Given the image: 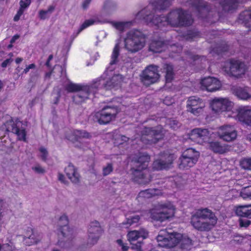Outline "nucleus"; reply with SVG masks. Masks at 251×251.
Masks as SVG:
<instances>
[{
    "instance_id": "1",
    "label": "nucleus",
    "mask_w": 251,
    "mask_h": 251,
    "mask_svg": "<svg viewBox=\"0 0 251 251\" xmlns=\"http://www.w3.org/2000/svg\"><path fill=\"white\" fill-rule=\"evenodd\" d=\"M119 45L116 44L111 56L109 66L101 78L97 80L91 86L73 83L69 81L66 84V89L68 92H77L74 97V101L81 103L87 99H91L96 92V90L104 88L111 89L120 85L124 79L119 74V68L117 67L116 61L119 54Z\"/></svg>"
},
{
    "instance_id": "2",
    "label": "nucleus",
    "mask_w": 251,
    "mask_h": 251,
    "mask_svg": "<svg viewBox=\"0 0 251 251\" xmlns=\"http://www.w3.org/2000/svg\"><path fill=\"white\" fill-rule=\"evenodd\" d=\"M146 9L142 10L139 12L137 16V19H143L148 23H152L153 24L161 27L170 24L172 26H181L189 25L192 23V21L190 19V16L182 10H176L171 12L167 18L155 17V19H151L152 15L151 14H147L144 16L146 13Z\"/></svg>"
},
{
    "instance_id": "3",
    "label": "nucleus",
    "mask_w": 251,
    "mask_h": 251,
    "mask_svg": "<svg viewBox=\"0 0 251 251\" xmlns=\"http://www.w3.org/2000/svg\"><path fill=\"white\" fill-rule=\"evenodd\" d=\"M158 247L152 249L151 251H163L161 247L168 248L179 246L180 248L188 250L192 245V241L187 237L183 236L179 233H169L166 230L159 231L156 237Z\"/></svg>"
},
{
    "instance_id": "4",
    "label": "nucleus",
    "mask_w": 251,
    "mask_h": 251,
    "mask_svg": "<svg viewBox=\"0 0 251 251\" xmlns=\"http://www.w3.org/2000/svg\"><path fill=\"white\" fill-rule=\"evenodd\" d=\"M217 219L215 214L207 208L199 209L192 215L191 224L200 231H208L216 225Z\"/></svg>"
},
{
    "instance_id": "5",
    "label": "nucleus",
    "mask_w": 251,
    "mask_h": 251,
    "mask_svg": "<svg viewBox=\"0 0 251 251\" xmlns=\"http://www.w3.org/2000/svg\"><path fill=\"white\" fill-rule=\"evenodd\" d=\"M150 156L145 153H140L132 160L136 169H132L133 179L139 184H145L151 180V176L147 169Z\"/></svg>"
},
{
    "instance_id": "6",
    "label": "nucleus",
    "mask_w": 251,
    "mask_h": 251,
    "mask_svg": "<svg viewBox=\"0 0 251 251\" xmlns=\"http://www.w3.org/2000/svg\"><path fill=\"white\" fill-rule=\"evenodd\" d=\"M209 105L216 116L223 115L225 117L232 118L236 115L234 113V104L227 98H214L210 100Z\"/></svg>"
},
{
    "instance_id": "7",
    "label": "nucleus",
    "mask_w": 251,
    "mask_h": 251,
    "mask_svg": "<svg viewBox=\"0 0 251 251\" xmlns=\"http://www.w3.org/2000/svg\"><path fill=\"white\" fill-rule=\"evenodd\" d=\"M176 212V207L170 201L158 204L149 212L151 218L155 221L163 222L173 218Z\"/></svg>"
},
{
    "instance_id": "8",
    "label": "nucleus",
    "mask_w": 251,
    "mask_h": 251,
    "mask_svg": "<svg viewBox=\"0 0 251 251\" xmlns=\"http://www.w3.org/2000/svg\"><path fill=\"white\" fill-rule=\"evenodd\" d=\"M145 42V37L140 31L131 30L129 31L125 39L126 48L131 51L135 52L142 49Z\"/></svg>"
},
{
    "instance_id": "9",
    "label": "nucleus",
    "mask_w": 251,
    "mask_h": 251,
    "mask_svg": "<svg viewBox=\"0 0 251 251\" xmlns=\"http://www.w3.org/2000/svg\"><path fill=\"white\" fill-rule=\"evenodd\" d=\"M222 69L227 74L238 77L245 73L246 68L244 63L231 60L226 62Z\"/></svg>"
},
{
    "instance_id": "10",
    "label": "nucleus",
    "mask_w": 251,
    "mask_h": 251,
    "mask_svg": "<svg viewBox=\"0 0 251 251\" xmlns=\"http://www.w3.org/2000/svg\"><path fill=\"white\" fill-rule=\"evenodd\" d=\"M200 153L194 149L190 148L185 150L180 158L179 167L180 169H188L193 166L198 161Z\"/></svg>"
},
{
    "instance_id": "11",
    "label": "nucleus",
    "mask_w": 251,
    "mask_h": 251,
    "mask_svg": "<svg viewBox=\"0 0 251 251\" xmlns=\"http://www.w3.org/2000/svg\"><path fill=\"white\" fill-rule=\"evenodd\" d=\"M215 136L213 132H211L207 129L197 128L193 129L189 134V138L192 141L200 144L207 143L210 138Z\"/></svg>"
},
{
    "instance_id": "12",
    "label": "nucleus",
    "mask_w": 251,
    "mask_h": 251,
    "mask_svg": "<svg viewBox=\"0 0 251 251\" xmlns=\"http://www.w3.org/2000/svg\"><path fill=\"white\" fill-rule=\"evenodd\" d=\"M162 127H157V129L152 130L150 128H145L142 133L140 140L145 144H151L156 143L163 137Z\"/></svg>"
},
{
    "instance_id": "13",
    "label": "nucleus",
    "mask_w": 251,
    "mask_h": 251,
    "mask_svg": "<svg viewBox=\"0 0 251 251\" xmlns=\"http://www.w3.org/2000/svg\"><path fill=\"white\" fill-rule=\"evenodd\" d=\"M219 138L226 142L235 140L237 136V132L234 126L230 125H225L219 127L217 130Z\"/></svg>"
},
{
    "instance_id": "14",
    "label": "nucleus",
    "mask_w": 251,
    "mask_h": 251,
    "mask_svg": "<svg viewBox=\"0 0 251 251\" xmlns=\"http://www.w3.org/2000/svg\"><path fill=\"white\" fill-rule=\"evenodd\" d=\"M159 78L157 67L154 65H150L147 67L141 75L142 81L146 85L156 82Z\"/></svg>"
},
{
    "instance_id": "15",
    "label": "nucleus",
    "mask_w": 251,
    "mask_h": 251,
    "mask_svg": "<svg viewBox=\"0 0 251 251\" xmlns=\"http://www.w3.org/2000/svg\"><path fill=\"white\" fill-rule=\"evenodd\" d=\"M205 106V102L197 97H191L187 100V107L188 110L195 115L201 114Z\"/></svg>"
},
{
    "instance_id": "16",
    "label": "nucleus",
    "mask_w": 251,
    "mask_h": 251,
    "mask_svg": "<svg viewBox=\"0 0 251 251\" xmlns=\"http://www.w3.org/2000/svg\"><path fill=\"white\" fill-rule=\"evenodd\" d=\"M117 112L116 107L106 106L96 114V118L100 124H106L115 118Z\"/></svg>"
},
{
    "instance_id": "17",
    "label": "nucleus",
    "mask_w": 251,
    "mask_h": 251,
    "mask_svg": "<svg viewBox=\"0 0 251 251\" xmlns=\"http://www.w3.org/2000/svg\"><path fill=\"white\" fill-rule=\"evenodd\" d=\"M102 229L97 221L92 222L88 230V243L90 245L96 244L102 233Z\"/></svg>"
},
{
    "instance_id": "18",
    "label": "nucleus",
    "mask_w": 251,
    "mask_h": 251,
    "mask_svg": "<svg viewBox=\"0 0 251 251\" xmlns=\"http://www.w3.org/2000/svg\"><path fill=\"white\" fill-rule=\"evenodd\" d=\"M7 131H11L16 133L19 140H25V131L23 129H20L17 126L14 125L13 122L10 121L7 122L0 128V138L5 136Z\"/></svg>"
},
{
    "instance_id": "19",
    "label": "nucleus",
    "mask_w": 251,
    "mask_h": 251,
    "mask_svg": "<svg viewBox=\"0 0 251 251\" xmlns=\"http://www.w3.org/2000/svg\"><path fill=\"white\" fill-rule=\"evenodd\" d=\"M235 116L232 117L248 125H251V108L248 106H240L235 108Z\"/></svg>"
},
{
    "instance_id": "20",
    "label": "nucleus",
    "mask_w": 251,
    "mask_h": 251,
    "mask_svg": "<svg viewBox=\"0 0 251 251\" xmlns=\"http://www.w3.org/2000/svg\"><path fill=\"white\" fill-rule=\"evenodd\" d=\"M200 84L202 89L208 92H214L220 89L221 87V82L214 77H205L200 81Z\"/></svg>"
},
{
    "instance_id": "21",
    "label": "nucleus",
    "mask_w": 251,
    "mask_h": 251,
    "mask_svg": "<svg viewBox=\"0 0 251 251\" xmlns=\"http://www.w3.org/2000/svg\"><path fill=\"white\" fill-rule=\"evenodd\" d=\"M90 137L89 133L82 130H74L67 134V139L75 144V146L80 147L79 144L81 142L83 139H87Z\"/></svg>"
},
{
    "instance_id": "22",
    "label": "nucleus",
    "mask_w": 251,
    "mask_h": 251,
    "mask_svg": "<svg viewBox=\"0 0 251 251\" xmlns=\"http://www.w3.org/2000/svg\"><path fill=\"white\" fill-rule=\"evenodd\" d=\"M68 224L67 217L65 215H63L60 217L58 222L60 226L59 231L60 232L59 236L63 238L65 241L71 238L72 235V230L70 228Z\"/></svg>"
},
{
    "instance_id": "23",
    "label": "nucleus",
    "mask_w": 251,
    "mask_h": 251,
    "mask_svg": "<svg viewBox=\"0 0 251 251\" xmlns=\"http://www.w3.org/2000/svg\"><path fill=\"white\" fill-rule=\"evenodd\" d=\"M148 232L144 229H141L140 230H133L128 232L127 237L128 240L132 244L134 242L140 239H144L148 237Z\"/></svg>"
},
{
    "instance_id": "24",
    "label": "nucleus",
    "mask_w": 251,
    "mask_h": 251,
    "mask_svg": "<svg viewBox=\"0 0 251 251\" xmlns=\"http://www.w3.org/2000/svg\"><path fill=\"white\" fill-rule=\"evenodd\" d=\"M235 212L238 216L251 219V204L237 206L235 208Z\"/></svg>"
},
{
    "instance_id": "25",
    "label": "nucleus",
    "mask_w": 251,
    "mask_h": 251,
    "mask_svg": "<svg viewBox=\"0 0 251 251\" xmlns=\"http://www.w3.org/2000/svg\"><path fill=\"white\" fill-rule=\"evenodd\" d=\"M233 93L239 99L247 100L251 98V90L248 87H239L233 90Z\"/></svg>"
},
{
    "instance_id": "26",
    "label": "nucleus",
    "mask_w": 251,
    "mask_h": 251,
    "mask_svg": "<svg viewBox=\"0 0 251 251\" xmlns=\"http://www.w3.org/2000/svg\"><path fill=\"white\" fill-rule=\"evenodd\" d=\"M68 178L74 183H77L79 181V175L77 172L75 167L72 165H69L65 170Z\"/></svg>"
},
{
    "instance_id": "27",
    "label": "nucleus",
    "mask_w": 251,
    "mask_h": 251,
    "mask_svg": "<svg viewBox=\"0 0 251 251\" xmlns=\"http://www.w3.org/2000/svg\"><path fill=\"white\" fill-rule=\"evenodd\" d=\"M208 148L215 152L223 153L227 150V147L225 145H222L219 142L212 141L210 138L207 143Z\"/></svg>"
},
{
    "instance_id": "28",
    "label": "nucleus",
    "mask_w": 251,
    "mask_h": 251,
    "mask_svg": "<svg viewBox=\"0 0 251 251\" xmlns=\"http://www.w3.org/2000/svg\"><path fill=\"white\" fill-rule=\"evenodd\" d=\"M174 156L169 155L167 156V163H163V160H156L153 163V169L156 170H160L163 169L168 168L172 163Z\"/></svg>"
},
{
    "instance_id": "29",
    "label": "nucleus",
    "mask_w": 251,
    "mask_h": 251,
    "mask_svg": "<svg viewBox=\"0 0 251 251\" xmlns=\"http://www.w3.org/2000/svg\"><path fill=\"white\" fill-rule=\"evenodd\" d=\"M166 45L161 41H152L150 45L149 50L154 52H160L163 51Z\"/></svg>"
},
{
    "instance_id": "30",
    "label": "nucleus",
    "mask_w": 251,
    "mask_h": 251,
    "mask_svg": "<svg viewBox=\"0 0 251 251\" xmlns=\"http://www.w3.org/2000/svg\"><path fill=\"white\" fill-rule=\"evenodd\" d=\"M159 194L158 191L156 189H149L141 191L139 193L138 197L139 201L142 200V199H148Z\"/></svg>"
},
{
    "instance_id": "31",
    "label": "nucleus",
    "mask_w": 251,
    "mask_h": 251,
    "mask_svg": "<svg viewBox=\"0 0 251 251\" xmlns=\"http://www.w3.org/2000/svg\"><path fill=\"white\" fill-rule=\"evenodd\" d=\"M170 0H159L158 1L152 2L151 5L155 10L163 9L170 4Z\"/></svg>"
},
{
    "instance_id": "32",
    "label": "nucleus",
    "mask_w": 251,
    "mask_h": 251,
    "mask_svg": "<svg viewBox=\"0 0 251 251\" xmlns=\"http://www.w3.org/2000/svg\"><path fill=\"white\" fill-rule=\"evenodd\" d=\"M131 22H112V25L117 30L123 31L127 29L131 25Z\"/></svg>"
},
{
    "instance_id": "33",
    "label": "nucleus",
    "mask_w": 251,
    "mask_h": 251,
    "mask_svg": "<svg viewBox=\"0 0 251 251\" xmlns=\"http://www.w3.org/2000/svg\"><path fill=\"white\" fill-rule=\"evenodd\" d=\"M54 9L52 5L50 6L47 10H42L39 12V17L41 19H46L49 17Z\"/></svg>"
},
{
    "instance_id": "34",
    "label": "nucleus",
    "mask_w": 251,
    "mask_h": 251,
    "mask_svg": "<svg viewBox=\"0 0 251 251\" xmlns=\"http://www.w3.org/2000/svg\"><path fill=\"white\" fill-rule=\"evenodd\" d=\"M240 195L244 200H251V186H246L242 189Z\"/></svg>"
},
{
    "instance_id": "35",
    "label": "nucleus",
    "mask_w": 251,
    "mask_h": 251,
    "mask_svg": "<svg viewBox=\"0 0 251 251\" xmlns=\"http://www.w3.org/2000/svg\"><path fill=\"white\" fill-rule=\"evenodd\" d=\"M99 22V21L97 18H92L91 19L86 20L80 26L79 31L83 30L87 27L96 24Z\"/></svg>"
},
{
    "instance_id": "36",
    "label": "nucleus",
    "mask_w": 251,
    "mask_h": 251,
    "mask_svg": "<svg viewBox=\"0 0 251 251\" xmlns=\"http://www.w3.org/2000/svg\"><path fill=\"white\" fill-rule=\"evenodd\" d=\"M139 219L140 218L138 215L134 216L130 219L127 218L126 223H123L121 224V227L127 228L130 226L137 223L139 221Z\"/></svg>"
},
{
    "instance_id": "37",
    "label": "nucleus",
    "mask_w": 251,
    "mask_h": 251,
    "mask_svg": "<svg viewBox=\"0 0 251 251\" xmlns=\"http://www.w3.org/2000/svg\"><path fill=\"white\" fill-rule=\"evenodd\" d=\"M165 69L166 71V80L167 82H170L173 78V67L172 65L166 64Z\"/></svg>"
},
{
    "instance_id": "38",
    "label": "nucleus",
    "mask_w": 251,
    "mask_h": 251,
    "mask_svg": "<svg viewBox=\"0 0 251 251\" xmlns=\"http://www.w3.org/2000/svg\"><path fill=\"white\" fill-rule=\"evenodd\" d=\"M240 165L245 169L251 170V158L243 159L240 161Z\"/></svg>"
},
{
    "instance_id": "39",
    "label": "nucleus",
    "mask_w": 251,
    "mask_h": 251,
    "mask_svg": "<svg viewBox=\"0 0 251 251\" xmlns=\"http://www.w3.org/2000/svg\"><path fill=\"white\" fill-rule=\"evenodd\" d=\"M0 251H15L14 250V247L12 243L10 244H6L1 246L0 245Z\"/></svg>"
},
{
    "instance_id": "40",
    "label": "nucleus",
    "mask_w": 251,
    "mask_h": 251,
    "mask_svg": "<svg viewBox=\"0 0 251 251\" xmlns=\"http://www.w3.org/2000/svg\"><path fill=\"white\" fill-rule=\"evenodd\" d=\"M30 3V0H21L20 2V8L25 11L29 6Z\"/></svg>"
},
{
    "instance_id": "41",
    "label": "nucleus",
    "mask_w": 251,
    "mask_h": 251,
    "mask_svg": "<svg viewBox=\"0 0 251 251\" xmlns=\"http://www.w3.org/2000/svg\"><path fill=\"white\" fill-rule=\"evenodd\" d=\"M239 222L241 227H247L251 224V221L247 219H240Z\"/></svg>"
},
{
    "instance_id": "42",
    "label": "nucleus",
    "mask_w": 251,
    "mask_h": 251,
    "mask_svg": "<svg viewBox=\"0 0 251 251\" xmlns=\"http://www.w3.org/2000/svg\"><path fill=\"white\" fill-rule=\"evenodd\" d=\"M40 155L41 158L45 160L47 158V156L48 155V152L46 149L43 147H41L39 149Z\"/></svg>"
},
{
    "instance_id": "43",
    "label": "nucleus",
    "mask_w": 251,
    "mask_h": 251,
    "mask_svg": "<svg viewBox=\"0 0 251 251\" xmlns=\"http://www.w3.org/2000/svg\"><path fill=\"white\" fill-rule=\"evenodd\" d=\"M112 171V167L111 164H108L105 167L103 168V173L104 175H109Z\"/></svg>"
},
{
    "instance_id": "44",
    "label": "nucleus",
    "mask_w": 251,
    "mask_h": 251,
    "mask_svg": "<svg viewBox=\"0 0 251 251\" xmlns=\"http://www.w3.org/2000/svg\"><path fill=\"white\" fill-rule=\"evenodd\" d=\"M34 236L35 235L34 234H32L28 239H25V243L28 244V245H30V244L37 243V241L33 239Z\"/></svg>"
},
{
    "instance_id": "45",
    "label": "nucleus",
    "mask_w": 251,
    "mask_h": 251,
    "mask_svg": "<svg viewBox=\"0 0 251 251\" xmlns=\"http://www.w3.org/2000/svg\"><path fill=\"white\" fill-rule=\"evenodd\" d=\"M24 11H25L24 10L19 8V9L18 10L17 14H16V15L14 17V21H19V19H20V17H21V16L23 14Z\"/></svg>"
},
{
    "instance_id": "46",
    "label": "nucleus",
    "mask_w": 251,
    "mask_h": 251,
    "mask_svg": "<svg viewBox=\"0 0 251 251\" xmlns=\"http://www.w3.org/2000/svg\"><path fill=\"white\" fill-rule=\"evenodd\" d=\"M32 169L37 173H43L45 171L44 169L39 165H36L33 167Z\"/></svg>"
},
{
    "instance_id": "47",
    "label": "nucleus",
    "mask_w": 251,
    "mask_h": 251,
    "mask_svg": "<svg viewBox=\"0 0 251 251\" xmlns=\"http://www.w3.org/2000/svg\"><path fill=\"white\" fill-rule=\"evenodd\" d=\"M117 243L122 247L123 251H127L128 249V247L123 243V241L121 239L117 240Z\"/></svg>"
},
{
    "instance_id": "48",
    "label": "nucleus",
    "mask_w": 251,
    "mask_h": 251,
    "mask_svg": "<svg viewBox=\"0 0 251 251\" xmlns=\"http://www.w3.org/2000/svg\"><path fill=\"white\" fill-rule=\"evenodd\" d=\"M174 101V100L171 97H166L164 100V103L167 105H171Z\"/></svg>"
},
{
    "instance_id": "49",
    "label": "nucleus",
    "mask_w": 251,
    "mask_h": 251,
    "mask_svg": "<svg viewBox=\"0 0 251 251\" xmlns=\"http://www.w3.org/2000/svg\"><path fill=\"white\" fill-rule=\"evenodd\" d=\"M35 67V65L34 64H31L26 67V68L24 69L23 73L26 74L30 69H34Z\"/></svg>"
},
{
    "instance_id": "50",
    "label": "nucleus",
    "mask_w": 251,
    "mask_h": 251,
    "mask_svg": "<svg viewBox=\"0 0 251 251\" xmlns=\"http://www.w3.org/2000/svg\"><path fill=\"white\" fill-rule=\"evenodd\" d=\"M12 60L11 59H7L4 60L1 64V66L3 68L6 67L8 65H9L11 62Z\"/></svg>"
},
{
    "instance_id": "51",
    "label": "nucleus",
    "mask_w": 251,
    "mask_h": 251,
    "mask_svg": "<svg viewBox=\"0 0 251 251\" xmlns=\"http://www.w3.org/2000/svg\"><path fill=\"white\" fill-rule=\"evenodd\" d=\"M91 0H84L82 2V7L84 9L87 8L90 4Z\"/></svg>"
},
{
    "instance_id": "52",
    "label": "nucleus",
    "mask_w": 251,
    "mask_h": 251,
    "mask_svg": "<svg viewBox=\"0 0 251 251\" xmlns=\"http://www.w3.org/2000/svg\"><path fill=\"white\" fill-rule=\"evenodd\" d=\"M243 15H244V16H247V18H244L245 20L250 19L251 20V12H250V11H245L243 13Z\"/></svg>"
},
{
    "instance_id": "53",
    "label": "nucleus",
    "mask_w": 251,
    "mask_h": 251,
    "mask_svg": "<svg viewBox=\"0 0 251 251\" xmlns=\"http://www.w3.org/2000/svg\"><path fill=\"white\" fill-rule=\"evenodd\" d=\"M141 242H138V245H135L133 246V248L136 249L138 251H141Z\"/></svg>"
},
{
    "instance_id": "54",
    "label": "nucleus",
    "mask_w": 251,
    "mask_h": 251,
    "mask_svg": "<svg viewBox=\"0 0 251 251\" xmlns=\"http://www.w3.org/2000/svg\"><path fill=\"white\" fill-rule=\"evenodd\" d=\"M56 70H61V74L62 75H65V71L63 70V68L59 66H56L54 69H53V72Z\"/></svg>"
},
{
    "instance_id": "55",
    "label": "nucleus",
    "mask_w": 251,
    "mask_h": 251,
    "mask_svg": "<svg viewBox=\"0 0 251 251\" xmlns=\"http://www.w3.org/2000/svg\"><path fill=\"white\" fill-rule=\"evenodd\" d=\"M58 179L62 182H64L65 181V177L62 174H58Z\"/></svg>"
},
{
    "instance_id": "56",
    "label": "nucleus",
    "mask_w": 251,
    "mask_h": 251,
    "mask_svg": "<svg viewBox=\"0 0 251 251\" xmlns=\"http://www.w3.org/2000/svg\"><path fill=\"white\" fill-rule=\"evenodd\" d=\"M119 137L121 139V140L124 142H126L129 140V138L125 136H120Z\"/></svg>"
},
{
    "instance_id": "57",
    "label": "nucleus",
    "mask_w": 251,
    "mask_h": 251,
    "mask_svg": "<svg viewBox=\"0 0 251 251\" xmlns=\"http://www.w3.org/2000/svg\"><path fill=\"white\" fill-rule=\"evenodd\" d=\"M23 60V59L22 58H21V57H18L15 60V62L17 63V64H19L20 63H21L22 61Z\"/></svg>"
},
{
    "instance_id": "58",
    "label": "nucleus",
    "mask_w": 251,
    "mask_h": 251,
    "mask_svg": "<svg viewBox=\"0 0 251 251\" xmlns=\"http://www.w3.org/2000/svg\"><path fill=\"white\" fill-rule=\"evenodd\" d=\"M18 38H19V36H18V35H15V36H13V38L11 39V43H14L15 41V40H17Z\"/></svg>"
},
{
    "instance_id": "59",
    "label": "nucleus",
    "mask_w": 251,
    "mask_h": 251,
    "mask_svg": "<svg viewBox=\"0 0 251 251\" xmlns=\"http://www.w3.org/2000/svg\"><path fill=\"white\" fill-rule=\"evenodd\" d=\"M242 181L241 180H238V181H236V183L235 184V190H236L237 189V185H242Z\"/></svg>"
},
{
    "instance_id": "60",
    "label": "nucleus",
    "mask_w": 251,
    "mask_h": 251,
    "mask_svg": "<svg viewBox=\"0 0 251 251\" xmlns=\"http://www.w3.org/2000/svg\"><path fill=\"white\" fill-rule=\"evenodd\" d=\"M52 55H50L49 57V58H48V60L46 63V65L49 66V62L52 59Z\"/></svg>"
},
{
    "instance_id": "61",
    "label": "nucleus",
    "mask_w": 251,
    "mask_h": 251,
    "mask_svg": "<svg viewBox=\"0 0 251 251\" xmlns=\"http://www.w3.org/2000/svg\"><path fill=\"white\" fill-rule=\"evenodd\" d=\"M99 56V55L98 52H96L95 55V59H94V61L96 60L97 58Z\"/></svg>"
},
{
    "instance_id": "62",
    "label": "nucleus",
    "mask_w": 251,
    "mask_h": 251,
    "mask_svg": "<svg viewBox=\"0 0 251 251\" xmlns=\"http://www.w3.org/2000/svg\"><path fill=\"white\" fill-rule=\"evenodd\" d=\"M58 244L59 246H61V244H62V242L60 241H59L58 242Z\"/></svg>"
},
{
    "instance_id": "63",
    "label": "nucleus",
    "mask_w": 251,
    "mask_h": 251,
    "mask_svg": "<svg viewBox=\"0 0 251 251\" xmlns=\"http://www.w3.org/2000/svg\"><path fill=\"white\" fill-rule=\"evenodd\" d=\"M9 56H10V57L13 56V53H9Z\"/></svg>"
},
{
    "instance_id": "64",
    "label": "nucleus",
    "mask_w": 251,
    "mask_h": 251,
    "mask_svg": "<svg viewBox=\"0 0 251 251\" xmlns=\"http://www.w3.org/2000/svg\"><path fill=\"white\" fill-rule=\"evenodd\" d=\"M249 140L250 141H251V134L250 135V136L249 137Z\"/></svg>"
}]
</instances>
